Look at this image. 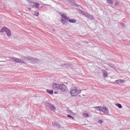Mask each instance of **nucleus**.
Masks as SVG:
<instances>
[{
    "mask_svg": "<svg viewBox=\"0 0 130 130\" xmlns=\"http://www.w3.org/2000/svg\"><path fill=\"white\" fill-rule=\"evenodd\" d=\"M83 117L85 118L89 117V114H88V113H84L83 114Z\"/></svg>",
    "mask_w": 130,
    "mask_h": 130,
    "instance_id": "obj_16",
    "label": "nucleus"
},
{
    "mask_svg": "<svg viewBox=\"0 0 130 130\" xmlns=\"http://www.w3.org/2000/svg\"><path fill=\"white\" fill-rule=\"evenodd\" d=\"M116 106H117V107H118V108H122V106H121V105L120 104H116Z\"/></svg>",
    "mask_w": 130,
    "mask_h": 130,
    "instance_id": "obj_14",
    "label": "nucleus"
},
{
    "mask_svg": "<svg viewBox=\"0 0 130 130\" xmlns=\"http://www.w3.org/2000/svg\"><path fill=\"white\" fill-rule=\"evenodd\" d=\"M115 82L117 84H123L125 81L123 79H118L117 80H116Z\"/></svg>",
    "mask_w": 130,
    "mask_h": 130,
    "instance_id": "obj_8",
    "label": "nucleus"
},
{
    "mask_svg": "<svg viewBox=\"0 0 130 130\" xmlns=\"http://www.w3.org/2000/svg\"><path fill=\"white\" fill-rule=\"evenodd\" d=\"M46 91L47 92V93H48V94H50V95H52V94H53V90L51 89H46Z\"/></svg>",
    "mask_w": 130,
    "mask_h": 130,
    "instance_id": "obj_9",
    "label": "nucleus"
},
{
    "mask_svg": "<svg viewBox=\"0 0 130 130\" xmlns=\"http://www.w3.org/2000/svg\"><path fill=\"white\" fill-rule=\"evenodd\" d=\"M55 123V122H52L53 125H54Z\"/></svg>",
    "mask_w": 130,
    "mask_h": 130,
    "instance_id": "obj_26",
    "label": "nucleus"
},
{
    "mask_svg": "<svg viewBox=\"0 0 130 130\" xmlns=\"http://www.w3.org/2000/svg\"><path fill=\"white\" fill-rule=\"evenodd\" d=\"M88 17H89V15H87Z\"/></svg>",
    "mask_w": 130,
    "mask_h": 130,
    "instance_id": "obj_28",
    "label": "nucleus"
},
{
    "mask_svg": "<svg viewBox=\"0 0 130 130\" xmlns=\"http://www.w3.org/2000/svg\"><path fill=\"white\" fill-rule=\"evenodd\" d=\"M81 92V90H79L77 88H74L70 91V94L72 97H75L78 96Z\"/></svg>",
    "mask_w": 130,
    "mask_h": 130,
    "instance_id": "obj_1",
    "label": "nucleus"
},
{
    "mask_svg": "<svg viewBox=\"0 0 130 130\" xmlns=\"http://www.w3.org/2000/svg\"><path fill=\"white\" fill-rule=\"evenodd\" d=\"M61 17H67V15L65 14H63L61 15Z\"/></svg>",
    "mask_w": 130,
    "mask_h": 130,
    "instance_id": "obj_23",
    "label": "nucleus"
},
{
    "mask_svg": "<svg viewBox=\"0 0 130 130\" xmlns=\"http://www.w3.org/2000/svg\"><path fill=\"white\" fill-rule=\"evenodd\" d=\"M54 93H55V94H57V92H55Z\"/></svg>",
    "mask_w": 130,
    "mask_h": 130,
    "instance_id": "obj_27",
    "label": "nucleus"
},
{
    "mask_svg": "<svg viewBox=\"0 0 130 130\" xmlns=\"http://www.w3.org/2000/svg\"><path fill=\"white\" fill-rule=\"evenodd\" d=\"M34 15H35V16H39V12H35L34 13Z\"/></svg>",
    "mask_w": 130,
    "mask_h": 130,
    "instance_id": "obj_18",
    "label": "nucleus"
},
{
    "mask_svg": "<svg viewBox=\"0 0 130 130\" xmlns=\"http://www.w3.org/2000/svg\"><path fill=\"white\" fill-rule=\"evenodd\" d=\"M0 32L3 33V32H6L7 34V36L9 37H11L12 36V34L11 33V30L10 29H8L7 27L4 26L1 30Z\"/></svg>",
    "mask_w": 130,
    "mask_h": 130,
    "instance_id": "obj_2",
    "label": "nucleus"
},
{
    "mask_svg": "<svg viewBox=\"0 0 130 130\" xmlns=\"http://www.w3.org/2000/svg\"><path fill=\"white\" fill-rule=\"evenodd\" d=\"M28 7L30 8H39V4L32 2H28Z\"/></svg>",
    "mask_w": 130,
    "mask_h": 130,
    "instance_id": "obj_3",
    "label": "nucleus"
},
{
    "mask_svg": "<svg viewBox=\"0 0 130 130\" xmlns=\"http://www.w3.org/2000/svg\"><path fill=\"white\" fill-rule=\"evenodd\" d=\"M102 122H103V121H102V120H99V123H102Z\"/></svg>",
    "mask_w": 130,
    "mask_h": 130,
    "instance_id": "obj_22",
    "label": "nucleus"
},
{
    "mask_svg": "<svg viewBox=\"0 0 130 130\" xmlns=\"http://www.w3.org/2000/svg\"><path fill=\"white\" fill-rule=\"evenodd\" d=\"M69 2H74L73 0H69Z\"/></svg>",
    "mask_w": 130,
    "mask_h": 130,
    "instance_id": "obj_25",
    "label": "nucleus"
},
{
    "mask_svg": "<svg viewBox=\"0 0 130 130\" xmlns=\"http://www.w3.org/2000/svg\"><path fill=\"white\" fill-rule=\"evenodd\" d=\"M12 60H14V61H15V62H17V63L24 62V61H23L19 58H17L13 57L12 58Z\"/></svg>",
    "mask_w": 130,
    "mask_h": 130,
    "instance_id": "obj_7",
    "label": "nucleus"
},
{
    "mask_svg": "<svg viewBox=\"0 0 130 130\" xmlns=\"http://www.w3.org/2000/svg\"><path fill=\"white\" fill-rule=\"evenodd\" d=\"M69 21L70 23H77V20H76L75 19H69Z\"/></svg>",
    "mask_w": 130,
    "mask_h": 130,
    "instance_id": "obj_12",
    "label": "nucleus"
},
{
    "mask_svg": "<svg viewBox=\"0 0 130 130\" xmlns=\"http://www.w3.org/2000/svg\"><path fill=\"white\" fill-rule=\"evenodd\" d=\"M79 97H85V95L84 94H82V95H79Z\"/></svg>",
    "mask_w": 130,
    "mask_h": 130,
    "instance_id": "obj_24",
    "label": "nucleus"
},
{
    "mask_svg": "<svg viewBox=\"0 0 130 130\" xmlns=\"http://www.w3.org/2000/svg\"><path fill=\"white\" fill-rule=\"evenodd\" d=\"M25 10H26V11H31V8L26 7V8H25Z\"/></svg>",
    "mask_w": 130,
    "mask_h": 130,
    "instance_id": "obj_20",
    "label": "nucleus"
},
{
    "mask_svg": "<svg viewBox=\"0 0 130 130\" xmlns=\"http://www.w3.org/2000/svg\"><path fill=\"white\" fill-rule=\"evenodd\" d=\"M58 90H60V91H61V92H66V91L68 90V88L64 84H59Z\"/></svg>",
    "mask_w": 130,
    "mask_h": 130,
    "instance_id": "obj_4",
    "label": "nucleus"
},
{
    "mask_svg": "<svg viewBox=\"0 0 130 130\" xmlns=\"http://www.w3.org/2000/svg\"><path fill=\"white\" fill-rule=\"evenodd\" d=\"M107 3L108 4H110L111 5H112L113 4V1L112 0H108Z\"/></svg>",
    "mask_w": 130,
    "mask_h": 130,
    "instance_id": "obj_15",
    "label": "nucleus"
},
{
    "mask_svg": "<svg viewBox=\"0 0 130 130\" xmlns=\"http://www.w3.org/2000/svg\"><path fill=\"white\" fill-rule=\"evenodd\" d=\"M68 117H69V118H72V119H75V118L72 116L71 115H67Z\"/></svg>",
    "mask_w": 130,
    "mask_h": 130,
    "instance_id": "obj_19",
    "label": "nucleus"
},
{
    "mask_svg": "<svg viewBox=\"0 0 130 130\" xmlns=\"http://www.w3.org/2000/svg\"><path fill=\"white\" fill-rule=\"evenodd\" d=\"M108 76V74L107 73V72L105 71L104 73V77H107Z\"/></svg>",
    "mask_w": 130,
    "mask_h": 130,
    "instance_id": "obj_17",
    "label": "nucleus"
},
{
    "mask_svg": "<svg viewBox=\"0 0 130 130\" xmlns=\"http://www.w3.org/2000/svg\"><path fill=\"white\" fill-rule=\"evenodd\" d=\"M103 109H104L105 112H106V113H108V112H109V111H108V108H107L105 107H104Z\"/></svg>",
    "mask_w": 130,
    "mask_h": 130,
    "instance_id": "obj_13",
    "label": "nucleus"
},
{
    "mask_svg": "<svg viewBox=\"0 0 130 130\" xmlns=\"http://www.w3.org/2000/svg\"><path fill=\"white\" fill-rule=\"evenodd\" d=\"M59 84L53 83L52 84L53 90H59Z\"/></svg>",
    "mask_w": 130,
    "mask_h": 130,
    "instance_id": "obj_5",
    "label": "nucleus"
},
{
    "mask_svg": "<svg viewBox=\"0 0 130 130\" xmlns=\"http://www.w3.org/2000/svg\"><path fill=\"white\" fill-rule=\"evenodd\" d=\"M49 108L52 111H55V108L53 105H50Z\"/></svg>",
    "mask_w": 130,
    "mask_h": 130,
    "instance_id": "obj_10",
    "label": "nucleus"
},
{
    "mask_svg": "<svg viewBox=\"0 0 130 130\" xmlns=\"http://www.w3.org/2000/svg\"><path fill=\"white\" fill-rule=\"evenodd\" d=\"M69 21V18L67 17H62L61 18V22L63 25Z\"/></svg>",
    "mask_w": 130,
    "mask_h": 130,
    "instance_id": "obj_6",
    "label": "nucleus"
},
{
    "mask_svg": "<svg viewBox=\"0 0 130 130\" xmlns=\"http://www.w3.org/2000/svg\"><path fill=\"white\" fill-rule=\"evenodd\" d=\"M115 5V6L119 5V2H118V1H116Z\"/></svg>",
    "mask_w": 130,
    "mask_h": 130,
    "instance_id": "obj_21",
    "label": "nucleus"
},
{
    "mask_svg": "<svg viewBox=\"0 0 130 130\" xmlns=\"http://www.w3.org/2000/svg\"><path fill=\"white\" fill-rule=\"evenodd\" d=\"M93 108H94V109H96L97 111H101V110H102V108H101V107H94Z\"/></svg>",
    "mask_w": 130,
    "mask_h": 130,
    "instance_id": "obj_11",
    "label": "nucleus"
}]
</instances>
